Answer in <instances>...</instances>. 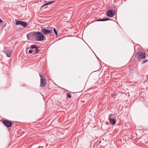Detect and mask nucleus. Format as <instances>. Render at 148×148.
Here are the masks:
<instances>
[{
	"instance_id": "obj_6",
	"label": "nucleus",
	"mask_w": 148,
	"mask_h": 148,
	"mask_svg": "<svg viewBox=\"0 0 148 148\" xmlns=\"http://www.w3.org/2000/svg\"><path fill=\"white\" fill-rule=\"evenodd\" d=\"M115 13V11L112 9L109 10L107 12V15L109 17H112L114 16Z\"/></svg>"
},
{
	"instance_id": "obj_18",
	"label": "nucleus",
	"mask_w": 148,
	"mask_h": 148,
	"mask_svg": "<svg viewBox=\"0 0 148 148\" xmlns=\"http://www.w3.org/2000/svg\"><path fill=\"white\" fill-rule=\"evenodd\" d=\"M3 21L0 18V23H3Z\"/></svg>"
},
{
	"instance_id": "obj_5",
	"label": "nucleus",
	"mask_w": 148,
	"mask_h": 148,
	"mask_svg": "<svg viewBox=\"0 0 148 148\" xmlns=\"http://www.w3.org/2000/svg\"><path fill=\"white\" fill-rule=\"evenodd\" d=\"M2 122L4 125L7 127H10L12 125L11 121L7 120H3Z\"/></svg>"
},
{
	"instance_id": "obj_13",
	"label": "nucleus",
	"mask_w": 148,
	"mask_h": 148,
	"mask_svg": "<svg viewBox=\"0 0 148 148\" xmlns=\"http://www.w3.org/2000/svg\"><path fill=\"white\" fill-rule=\"evenodd\" d=\"M100 19V21H105L109 20H110V19L108 18H103V19Z\"/></svg>"
},
{
	"instance_id": "obj_11",
	"label": "nucleus",
	"mask_w": 148,
	"mask_h": 148,
	"mask_svg": "<svg viewBox=\"0 0 148 148\" xmlns=\"http://www.w3.org/2000/svg\"><path fill=\"white\" fill-rule=\"evenodd\" d=\"M116 119V117L114 114H110L109 116L108 119Z\"/></svg>"
},
{
	"instance_id": "obj_4",
	"label": "nucleus",
	"mask_w": 148,
	"mask_h": 148,
	"mask_svg": "<svg viewBox=\"0 0 148 148\" xmlns=\"http://www.w3.org/2000/svg\"><path fill=\"white\" fill-rule=\"evenodd\" d=\"M15 24L16 25H20L24 28L26 27L28 25L26 22L20 21L16 20L15 22Z\"/></svg>"
},
{
	"instance_id": "obj_16",
	"label": "nucleus",
	"mask_w": 148,
	"mask_h": 148,
	"mask_svg": "<svg viewBox=\"0 0 148 148\" xmlns=\"http://www.w3.org/2000/svg\"><path fill=\"white\" fill-rule=\"evenodd\" d=\"M148 61V60H143L142 62V64H144V63H146V62H147Z\"/></svg>"
},
{
	"instance_id": "obj_20",
	"label": "nucleus",
	"mask_w": 148,
	"mask_h": 148,
	"mask_svg": "<svg viewBox=\"0 0 148 148\" xmlns=\"http://www.w3.org/2000/svg\"><path fill=\"white\" fill-rule=\"evenodd\" d=\"M115 95H114V94H113L112 95L113 96H114V95H115Z\"/></svg>"
},
{
	"instance_id": "obj_15",
	"label": "nucleus",
	"mask_w": 148,
	"mask_h": 148,
	"mask_svg": "<svg viewBox=\"0 0 148 148\" xmlns=\"http://www.w3.org/2000/svg\"><path fill=\"white\" fill-rule=\"evenodd\" d=\"M67 97L69 98H70L71 97V94L69 92L67 93Z\"/></svg>"
},
{
	"instance_id": "obj_12",
	"label": "nucleus",
	"mask_w": 148,
	"mask_h": 148,
	"mask_svg": "<svg viewBox=\"0 0 148 148\" xmlns=\"http://www.w3.org/2000/svg\"><path fill=\"white\" fill-rule=\"evenodd\" d=\"M54 2H55L54 1H49V2H48L47 3L45 4H44V5H42V7H41V8H42L44 6H45V5H49V4L52 3Z\"/></svg>"
},
{
	"instance_id": "obj_10",
	"label": "nucleus",
	"mask_w": 148,
	"mask_h": 148,
	"mask_svg": "<svg viewBox=\"0 0 148 148\" xmlns=\"http://www.w3.org/2000/svg\"><path fill=\"white\" fill-rule=\"evenodd\" d=\"M12 51L10 50H7L5 52V53L7 56L8 57H10L12 55Z\"/></svg>"
},
{
	"instance_id": "obj_8",
	"label": "nucleus",
	"mask_w": 148,
	"mask_h": 148,
	"mask_svg": "<svg viewBox=\"0 0 148 148\" xmlns=\"http://www.w3.org/2000/svg\"><path fill=\"white\" fill-rule=\"evenodd\" d=\"M31 48L32 49L35 48L36 49V53H37L39 51V47L37 45H32L31 46Z\"/></svg>"
},
{
	"instance_id": "obj_19",
	"label": "nucleus",
	"mask_w": 148,
	"mask_h": 148,
	"mask_svg": "<svg viewBox=\"0 0 148 148\" xmlns=\"http://www.w3.org/2000/svg\"><path fill=\"white\" fill-rule=\"evenodd\" d=\"M100 21V19H98L96 21Z\"/></svg>"
},
{
	"instance_id": "obj_21",
	"label": "nucleus",
	"mask_w": 148,
	"mask_h": 148,
	"mask_svg": "<svg viewBox=\"0 0 148 148\" xmlns=\"http://www.w3.org/2000/svg\"><path fill=\"white\" fill-rule=\"evenodd\" d=\"M39 148V147H38V148Z\"/></svg>"
},
{
	"instance_id": "obj_1",
	"label": "nucleus",
	"mask_w": 148,
	"mask_h": 148,
	"mask_svg": "<svg viewBox=\"0 0 148 148\" xmlns=\"http://www.w3.org/2000/svg\"><path fill=\"white\" fill-rule=\"evenodd\" d=\"M28 38L32 40L35 39L38 41H42L44 39V35L40 32H33L29 33L27 36Z\"/></svg>"
},
{
	"instance_id": "obj_7",
	"label": "nucleus",
	"mask_w": 148,
	"mask_h": 148,
	"mask_svg": "<svg viewBox=\"0 0 148 148\" xmlns=\"http://www.w3.org/2000/svg\"><path fill=\"white\" fill-rule=\"evenodd\" d=\"M41 31L42 32L45 34H48L51 32L50 30H48L45 28H42L41 29Z\"/></svg>"
},
{
	"instance_id": "obj_14",
	"label": "nucleus",
	"mask_w": 148,
	"mask_h": 148,
	"mask_svg": "<svg viewBox=\"0 0 148 148\" xmlns=\"http://www.w3.org/2000/svg\"><path fill=\"white\" fill-rule=\"evenodd\" d=\"M53 31H54V33L56 35H58L57 32V31L56 29V28H54L53 29Z\"/></svg>"
},
{
	"instance_id": "obj_2",
	"label": "nucleus",
	"mask_w": 148,
	"mask_h": 148,
	"mask_svg": "<svg viewBox=\"0 0 148 148\" xmlns=\"http://www.w3.org/2000/svg\"><path fill=\"white\" fill-rule=\"evenodd\" d=\"M135 57L138 60H140L145 59L146 58V55L144 52L138 51L136 53Z\"/></svg>"
},
{
	"instance_id": "obj_3",
	"label": "nucleus",
	"mask_w": 148,
	"mask_h": 148,
	"mask_svg": "<svg viewBox=\"0 0 148 148\" xmlns=\"http://www.w3.org/2000/svg\"><path fill=\"white\" fill-rule=\"evenodd\" d=\"M39 76L40 77V86L42 87H44L46 86V80L45 78L41 74H39Z\"/></svg>"
},
{
	"instance_id": "obj_9",
	"label": "nucleus",
	"mask_w": 148,
	"mask_h": 148,
	"mask_svg": "<svg viewBox=\"0 0 148 148\" xmlns=\"http://www.w3.org/2000/svg\"><path fill=\"white\" fill-rule=\"evenodd\" d=\"M108 120L110 124L112 125H114L116 123V119H109Z\"/></svg>"
},
{
	"instance_id": "obj_17",
	"label": "nucleus",
	"mask_w": 148,
	"mask_h": 148,
	"mask_svg": "<svg viewBox=\"0 0 148 148\" xmlns=\"http://www.w3.org/2000/svg\"><path fill=\"white\" fill-rule=\"evenodd\" d=\"M33 53V51L31 50H29V53L30 54H31Z\"/></svg>"
}]
</instances>
